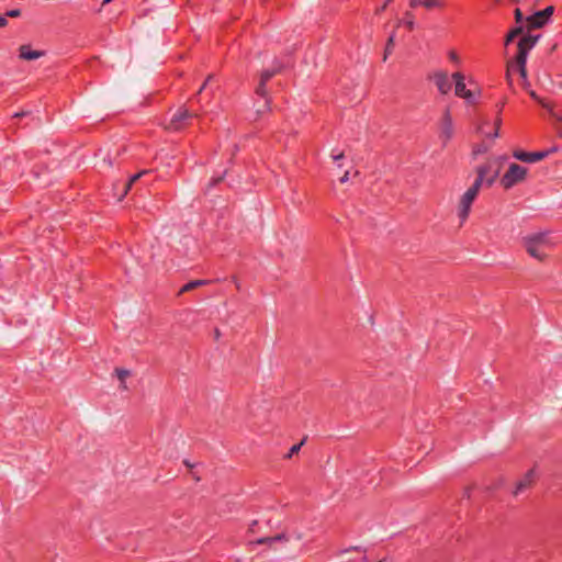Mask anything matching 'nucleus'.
I'll list each match as a JSON object with an SVG mask.
<instances>
[{"label": "nucleus", "instance_id": "26", "mask_svg": "<svg viewBox=\"0 0 562 562\" xmlns=\"http://www.w3.org/2000/svg\"><path fill=\"white\" fill-rule=\"evenodd\" d=\"M554 8L553 7H547L544 10H541L540 13L544 14V18L549 20V18L553 14Z\"/></svg>", "mask_w": 562, "mask_h": 562}, {"label": "nucleus", "instance_id": "38", "mask_svg": "<svg viewBox=\"0 0 562 562\" xmlns=\"http://www.w3.org/2000/svg\"><path fill=\"white\" fill-rule=\"evenodd\" d=\"M331 157H333L334 160H339V159H341L344 157V153H339L337 155H333Z\"/></svg>", "mask_w": 562, "mask_h": 562}, {"label": "nucleus", "instance_id": "49", "mask_svg": "<svg viewBox=\"0 0 562 562\" xmlns=\"http://www.w3.org/2000/svg\"><path fill=\"white\" fill-rule=\"evenodd\" d=\"M528 85H529L528 80L527 79H526V81L524 80V87L527 88Z\"/></svg>", "mask_w": 562, "mask_h": 562}, {"label": "nucleus", "instance_id": "32", "mask_svg": "<svg viewBox=\"0 0 562 562\" xmlns=\"http://www.w3.org/2000/svg\"><path fill=\"white\" fill-rule=\"evenodd\" d=\"M524 16H522V12L520 11V9H516L515 10V20L517 23H520L522 21Z\"/></svg>", "mask_w": 562, "mask_h": 562}, {"label": "nucleus", "instance_id": "43", "mask_svg": "<svg viewBox=\"0 0 562 562\" xmlns=\"http://www.w3.org/2000/svg\"><path fill=\"white\" fill-rule=\"evenodd\" d=\"M127 386L125 384V381L121 382V389L125 390Z\"/></svg>", "mask_w": 562, "mask_h": 562}, {"label": "nucleus", "instance_id": "18", "mask_svg": "<svg viewBox=\"0 0 562 562\" xmlns=\"http://www.w3.org/2000/svg\"><path fill=\"white\" fill-rule=\"evenodd\" d=\"M524 29L521 26L513 29L505 38V45H508L515 37L522 34Z\"/></svg>", "mask_w": 562, "mask_h": 562}, {"label": "nucleus", "instance_id": "47", "mask_svg": "<svg viewBox=\"0 0 562 562\" xmlns=\"http://www.w3.org/2000/svg\"><path fill=\"white\" fill-rule=\"evenodd\" d=\"M483 151H486V148L480 147V149L477 150V153H483Z\"/></svg>", "mask_w": 562, "mask_h": 562}, {"label": "nucleus", "instance_id": "8", "mask_svg": "<svg viewBox=\"0 0 562 562\" xmlns=\"http://www.w3.org/2000/svg\"><path fill=\"white\" fill-rule=\"evenodd\" d=\"M196 116V114H193L189 112L187 109H179L172 116L169 128H173L176 131L181 130L184 125V122Z\"/></svg>", "mask_w": 562, "mask_h": 562}, {"label": "nucleus", "instance_id": "36", "mask_svg": "<svg viewBox=\"0 0 562 562\" xmlns=\"http://www.w3.org/2000/svg\"><path fill=\"white\" fill-rule=\"evenodd\" d=\"M411 7L412 8H415L417 7L418 4H423V1H419V0H411Z\"/></svg>", "mask_w": 562, "mask_h": 562}, {"label": "nucleus", "instance_id": "23", "mask_svg": "<svg viewBox=\"0 0 562 562\" xmlns=\"http://www.w3.org/2000/svg\"><path fill=\"white\" fill-rule=\"evenodd\" d=\"M305 442V438L297 445H294L291 449H290V452L288 454V458H291L293 454L297 453L301 449V447L304 445Z\"/></svg>", "mask_w": 562, "mask_h": 562}, {"label": "nucleus", "instance_id": "45", "mask_svg": "<svg viewBox=\"0 0 562 562\" xmlns=\"http://www.w3.org/2000/svg\"><path fill=\"white\" fill-rule=\"evenodd\" d=\"M212 80V76H209L205 80L206 85L210 83V81Z\"/></svg>", "mask_w": 562, "mask_h": 562}, {"label": "nucleus", "instance_id": "24", "mask_svg": "<svg viewBox=\"0 0 562 562\" xmlns=\"http://www.w3.org/2000/svg\"><path fill=\"white\" fill-rule=\"evenodd\" d=\"M119 154H120V150H119L117 148L114 150V154H112L111 151H110V153H108L106 157L104 158V161H105V160H108V165H109V166H112V164H113V159H114L115 157H117V156H119Z\"/></svg>", "mask_w": 562, "mask_h": 562}, {"label": "nucleus", "instance_id": "3", "mask_svg": "<svg viewBox=\"0 0 562 562\" xmlns=\"http://www.w3.org/2000/svg\"><path fill=\"white\" fill-rule=\"evenodd\" d=\"M527 176V168L521 167L518 164H510L508 170L501 179V184L505 189H510L515 184L525 180Z\"/></svg>", "mask_w": 562, "mask_h": 562}, {"label": "nucleus", "instance_id": "41", "mask_svg": "<svg viewBox=\"0 0 562 562\" xmlns=\"http://www.w3.org/2000/svg\"><path fill=\"white\" fill-rule=\"evenodd\" d=\"M112 1H113V0H103V1H102V4H101V9H102L104 5H106V4H109L110 2H112Z\"/></svg>", "mask_w": 562, "mask_h": 562}, {"label": "nucleus", "instance_id": "35", "mask_svg": "<svg viewBox=\"0 0 562 562\" xmlns=\"http://www.w3.org/2000/svg\"><path fill=\"white\" fill-rule=\"evenodd\" d=\"M8 24V20L0 15V27H4Z\"/></svg>", "mask_w": 562, "mask_h": 562}, {"label": "nucleus", "instance_id": "22", "mask_svg": "<svg viewBox=\"0 0 562 562\" xmlns=\"http://www.w3.org/2000/svg\"><path fill=\"white\" fill-rule=\"evenodd\" d=\"M115 373L121 382L125 381V379L131 375V372L128 370L121 368L115 369Z\"/></svg>", "mask_w": 562, "mask_h": 562}, {"label": "nucleus", "instance_id": "31", "mask_svg": "<svg viewBox=\"0 0 562 562\" xmlns=\"http://www.w3.org/2000/svg\"><path fill=\"white\" fill-rule=\"evenodd\" d=\"M20 14H21V11L19 9L10 10L7 12V16H10V18H18V16H20Z\"/></svg>", "mask_w": 562, "mask_h": 562}, {"label": "nucleus", "instance_id": "13", "mask_svg": "<svg viewBox=\"0 0 562 562\" xmlns=\"http://www.w3.org/2000/svg\"><path fill=\"white\" fill-rule=\"evenodd\" d=\"M148 172V170H142L140 172L132 176L130 180L123 186L122 191L119 194V201H121L125 195H127V193L132 191V189L142 179V177L147 175Z\"/></svg>", "mask_w": 562, "mask_h": 562}, {"label": "nucleus", "instance_id": "30", "mask_svg": "<svg viewBox=\"0 0 562 562\" xmlns=\"http://www.w3.org/2000/svg\"><path fill=\"white\" fill-rule=\"evenodd\" d=\"M254 543H256V544H263V543L271 544L272 540H271V537H266V538H260V539L256 540Z\"/></svg>", "mask_w": 562, "mask_h": 562}, {"label": "nucleus", "instance_id": "27", "mask_svg": "<svg viewBox=\"0 0 562 562\" xmlns=\"http://www.w3.org/2000/svg\"><path fill=\"white\" fill-rule=\"evenodd\" d=\"M265 85L266 83H262V81L259 82L257 89H256V93L261 95V97H265L266 95V89H265Z\"/></svg>", "mask_w": 562, "mask_h": 562}, {"label": "nucleus", "instance_id": "17", "mask_svg": "<svg viewBox=\"0 0 562 562\" xmlns=\"http://www.w3.org/2000/svg\"><path fill=\"white\" fill-rule=\"evenodd\" d=\"M206 283H207L206 280H194V281L188 282L187 284H184L181 288L180 293L192 291V290L196 289L198 286H201Z\"/></svg>", "mask_w": 562, "mask_h": 562}, {"label": "nucleus", "instance_id": "46", "mask_svg": "<svg viewBox=\"0 0 562 562\" xmlns=\"http://www.w3.org/2000/svg\"><path fill=\"white\" fill-rule=\"evenodd\" d=\"M483 151H486V148L480 147V149L477 150V153H483Z\"/></svg>", "mask_w": 562, "mask_h": 562}, {"label": "nucleus", "instance_id": "15", "mask_svg": "<svg viewBox=\"0 0 562 562\" xmlns=\"http://www.w3.org/2000/svg\"><path fill=\"white\" fill-rule=\"evenodd\" d=\"M526 21L529 29H539L542 27L548 20L544 18V14H541L540 11H538L531 16L527 18Z\"/></svg>", "mask_w": 562, "mask_h": 562}, {"label": "nucleus", "instance_id": "33", "mask_svg": "<svg viewBox=\"0 0 562 562\" xmlns=\"http://www.w3.org/2000/svg\"><path fill=\"white\" fill-rule=\"evenodd\" d=\"M271 540H272V543L276 542V541L285 540V536L283 533L277 535L274 537H271Z\"/></svg>", "mask_w": 562, "mask_h": 562}, {"label": "nucleus", "instance_id": "21", "mask_svg": "<svg viewBox=\"0 0 562 562\" xmlns=\"http://www.w3.org/2000/svg\"><path fill=\"white\" fill-rule=\"evenodd\" d=\"M394 40H395V35L391 34V36L389 37V40L386 42V47H385V53H384V60L387 58V55L391 54V52L393 49Z\"/></svg>", "mask_w": 562, "mask_h": 562}, {"label": "nucleus", "instance_id": "39", "mask_svg": "<svg viewBox=\"0 0 562 562\" xmlns=\"http://www.w3.org/2000/svg\"><path fill=\"white\" fill-rule=\"evenodd\" d=\"M406 26H407L409 30H412V29L414 27V22H413V20H408V21L406 22Z\"/></svg>", "mask_w": 562, "mask_h": 562}, {"label": "nucleus", "instance_id": "7", "mask_svg": "<svg viewBox=\"0 0 562 562\" xmlns=\"http://www.w3.org/2000/svg\"><path fill=\"white\" fill-rule=\"evenodd\" d=\"M538 36L525 35L518 42V53L516 58L524 56V60H527L529 50L536 45Z\"/></svg>", "mask_w": 562, "mask_h": 562}, {"label": "nucleus", "instance_id": "51", "mask_svg": "<svg viewBox=\"0 0 562 562\" xmlns=\"http://www.w3.org/2000/svg\"><path fill=\"white\" fill-rule=\"evenodd\" d=\"M215 336H216V338L220 337V331L218 330L215 331Z\"/></svg>", "mask_w": 562, "mask_h": 562}, {"label": "nucleus", "instance_id": "48", "mask_svg": "<svg viewBox=\"0 0 562 562\" xmlns=\"http://www.w3.org/2000/svg\"><path fill=\"white\" fill-rule=\"evenodd\" d=\"M234 282H235L237 289H239V282L236 279H234Z\"/></svg>", "mask_w": 562, "mask_h": 562}, {"label": "nucleus", "instance_id": "10", "mask_svg": "<svg viewBox=\"0 0 562 562\" xmlns=\"http://www.w3.org/2000/svg\"><path fill=\"white\" fill-rule=\"evenodd\" d=\"M526 61L527 60H524V56H521L520 58H515V65L512 63H508L507 74H506V79H507L508 85L512 86V83H513V80L510 77V70L513 67H517L521 79L526 81V78H527Z\"/></svg>", "mask_w": 562, "mask_h": 562}, {"label": "nucleus", "instance_id": "16", "mask_svg": "<svg viewBox=\"0 0 562 562\" xmlns=\"http://www.w3.org/2000/svg\"><path fill=\"white\" fill-rule=\"evenodd\" d=\"M477 173V177L475 179V181L473 182V184L468 189L474 193H479L481 187L483 186V183L486 184V177H484V170L483 171H476Z\"/></svg>", "mask_w": 562, "mask_h": 562}, {"label": "nucleus", "instance_id": "6", "mask_svg": "<svg viewBox=\"0 0 562 562\" xmlns=\"http://www.w3.org/2000/svg\"><path fill=\"white\" fill-rule=\"evenodd\" d=\"M453 135V123L449 110H446L440 123V137L447 143Z\"/></svg>", "mask_w": 562, "mask_h": 562}, {"label": "nucleus", "instance_id": "44", "mask_svg": "<svg viewBox=\"0 0 562 562\" xmlns=\"http://www.w3.org/2000/svg\"><path fill=\"white\" fill-rule=\"evenodd\" d=\"M386 5H387V2L384 3L382 7H380L379 11H383L386 8Z\"/></svg>", "mask_w": 562, "mask_h": 562}, {"label": "nucleus", "instance_id": "29", "mask_svg": "<svg viewBox=\"0 0 562 562\" xmlns=\"http://www.w3.org/2000/svg\"><path fill=\"white\" fill-rule=\"evenodd\" d=\"M501 122H502L501 119H497L496 122H495V126H494L495 132H494V134L491 135L494 138L498 137V135H499L498 131H499V127H501Z\"/></svg>", "mask_w": 562, "mask_h": 562}, {"label": "nucleus", "instance_id": "20", "mask_svg": "<svg viewBox=\"0 0 562 562\" xmlns=\"http://www.w3.org/2000/svg\"><path fill=\"white\" fill-rule=\"evenodd\" d=\"M423 5H425L428 9L441 8L443 7V2L441 0H423Z\"/></svg>", "mask_w": 562, "mask_h": 562}, {"label": "nucleus", "instance_id": "12", "mask_svg": "<svg viewBox=\"0 0 562 562\" xmlns=\"http://www.w3.org/2000/svg\"><path fill=\"white\" fill-rule=\"evenodd\" d=\"M535 477H536L535 471L529 470L525 474V476L517 483L516 488L514 491V495L517 496L519 493L529 488L533 484Z\"/></svg>", "mask_w": 562, "mask_h": 562}, {"label": "nucleus", "instance_id": "40", "mask_svg": "<svg viewBox=\"0 0 562 562\" xmlns=\"http://www.w3.org/2000/svg\"><path fill=\"white\" fill-rule=\"evenodd\" d=\"M256 525H257V520H254V521L251 522V525L249 526V530H250V531H254V528H256Z\"/></svg>", "mask_w": 562, "mask_h": 562}, {"label": "nucleus", "instance_id": "1", "mask_svg": "<svg viewBox=\"0 0 562 562\" xmlns=\"http://www.w3.org/2000/svg\"><path fill=\"white\" fill-rule=\"evenodd\" d=\"M522 244L526 251L539 261L546 260L548 258V251L555 245L547 232L528 235L524 237Z\"/></svg>", "mask_w": 562, "mask_h": 562}, {"label": "nucleus", "instance_id": "19", "mask_svg": "<svg viewBox=\"0 0 562 562\" xmlns=\"http://www.w3.org/2000/svg\"><path fill=\"white\" fill-rule=\"evenodd\" d=\"M279 71H280L279 68H274V69H271V70L270 69L265 70L261 74L260 81H262V83H267V81L270 80Z\"/></svg>", "mask_w": 562, "mask_h": 562}, {"label": "nucleus", "instance_id": "50", "mask_svg": "<svg viewBox=\"0 0 562 562\" xmlns=\"http://www.w3.org/2000/svg\"><path fill=\"white\" fill-rule=\"evenodd\" d=\"M221 180H222V178H217V179L214 180L213 183L220 182Z\"/></svg>", "mask_w": 562, "mask_h": 562}, {"label": "nucleus", "instance_id": "5", "mask_svg": "<svg viewBox=\"0 0 562 562\" xmlns=\"http://www.w3.org/2000/svg\"><path fill=\"white\" fill-rule=\"evenodd\" d=\"M454 81V92L458 97L465 99L469 102H473V93L471 90L465 88L464 76L461 72H454L452 75Z\"/></svg>", "mask_w": 562, "mask_h": 562}, {"label": "nucleus", "instance_id": "52", "mask_svg": "<svg viewBox=\"0 0 562 562\" xmlns=\"http://www.w3.org/2000/svg\"><path fill=\"white\" fill-rule=\"evenodd\" d=\"M184 464H187L188 467H192L188 461H184Z\"/></svg>", "mask_w": 562, "mask_h": 562}, {"label": "nucleus", "instance_id": "14", "mask_svg": "<svg viewBox=\"0 0 562 562\" xmlns=\"http://www.w3.org/2000/svg\"><path fill=\"white\" fill-rule=\"evenodd\" d=\"M20 50V58L24 60H34L42 56H44L43 50H33L31 49L30 45H22L19 48Z\"/></svg>", "mask_w": 562, "mask_h": 562}, {"label": "nucleus", "instance_id": "25", "mask_svg": "<svg viewBox=\"0 0 562 562\" xmlns=\"http://www.w3.org/2000/svg\"><path fill=\"white\" fill-rule=\"evenodd\" d=\"M358 550H359V548H358V547H355V548H351V549H346V550H344V551H341V552H340V557H341V559H342V560H345V561H347V562H348V561H350L351 559H350V558H348V557H346V555H348V554H349L350 552H352V551H358Z\"/></svg>", "mask_w": 562, "mask_h": 562}, {"label": "nucleus", "instance_id": "11", "mask_svg": "<svg viewBox=\"0 0 562 562\" xmlns=\"http://www.w3.org/2000/svg\"><path fill=\"white\" fill-rule=\"evenodd\" d=\"M432 79L441 93L446 94L451 90V81L449 80L447 72H436Z\"/></svg>", "mask_w": 562, "mask_h": 562}, {"label": "nucleus", "instance_id": "2", "mask_svg": "<svg viewBox=\"0 0 562 562\" xmlns=\"http://www.w3.org/2000/svg\"><path fill=\"white\" fill-rule=\"evenodd\" d=\"M506 160L505 156L494 157L488 159L484 165L479 166L476 171L484 170V177H486V186L491 187L499 176L502 166Z\"/></svg>", "mask_w": 562, "mask_h": 562}, {"label": "nucleus", "instance_id": "34", "mask_svg": "<svg viewBox=\"0 0 562 562\" xmlns=\"http://www.w3.org/2000/svg\"><path fill=\"white\" fill-rule=\"evenodd\" d=\"M349 180V171H346L344 176L340 178L341 183H346Z\"/></svg>", "mask_w": 562, "mask_h": 562}, {"label": "nucleus", "instance_id": "37", "mask_svg": "<svg viewBox=\"0 0 562 562\" xmlns=\"http://www.w3.org/2000/svg\"><path fill=\"white\" fill-rule=\"evenodd\" d=\"M450 58H451V60H453V61H458V60H459V57H458V55H457L454 52H451V53H450Z\"/></svg>", "mask_w": 562, "mask_h": 562}, {"label": "nucleus", "instance_id": "28", "mask_svg": "<svg viewBox=\"0 0 562 562\" xmlns=\"http://www.w3.org/2000/svg\"><path fill=\"white\" fill-rule=\"evenodd\" d=\"M530 97L538 101L542 106L548 108V105L537 95V93L533 90L529 91Z\"/></svg>", "mask_w": 562, "mask_h": 562}, {"label": "nucleus", "instance_id": "42", "mask_svg": "<svg viewBox=\"0 0 562 562\" xmlns=\"http://www.w3.org/2000/svg\"><path fill=\"white\" fill-rule=\"evenodd\" d=\"M206 86H207V85H206V82H204V83L202 85V87L200 88L199 93H201V92H202V90H203V89H205V87H206Z\"/></svg>", "mask_w": 562, "mask_h": 562}, {"label": "nucleus", "instance_id": "9", "mask_svg": "<svg viewBox=\"0 0 562 562\" xmlns=\"http://www.w3.org/2000/svg\"><path fill=\"white\" fill-rule=\"evenodd\" d=\"M513 155L516 159L525 162H537L547 157L546 151L525 153L522 150H515Z\"/></svg>", "mask_w": 562, "mask_h": 562}, {"label": "nucleus", "instance_id": "4", "mask_svg": "<svg viewBox=\"0 0 562 562\" xmlns=\"http://www.w3.org/2000/svg\"><path fill=\"white\" fill-rule=\"evenodd\" d=\"M476 195V193L467 190L460 198L458 216L460 217L461 223H463L468 218L471 210V204L475 200Z\"/></svg>", "mask_w": 562, "mask_h": 562}]
</instances>
